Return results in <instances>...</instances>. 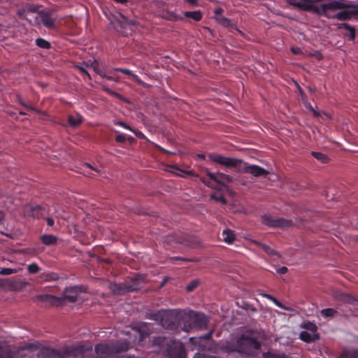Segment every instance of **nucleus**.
Returning <instances> with one entry per match:
<instances>
[{
	"label": "nucleus",
	"instance_id": "obj_1",
	"mask_svg": "<svg viewBox=\"0 0 358 358\" xmlns=\"http://www.w3.org/2000/svg\"><path fill=\"white\" fill-rule=\"evenodd\" d=\"M321 5H333L324 10L325 14H318L327 18L348 20L354 17L358 20V4H352L347 0H324Z\"/></svg>",
	"mask_w": 358,
	"mask_h": 358
},
{
	"label": "nucleus",
	"instance_id": "obj_2",
	"mask_svg": "<svg viewBox=\"0 0 358 358\" xmlns=\"http://www.w3.org/2000/svg\"><path fill=\"white\" fill-rule=\"evenodd\" d=\"M209 158L213 162L227 168H234L238 173H248L255 177L266 176L268 174L265 169L258 165H250L240 159L224 157L219 154H211Z\"/></svg>",
	"mask_w": 358,
	"mask_h": 358
},
{
	"label": "nucleus",
	"instance_id": "obj_3",
	"mask_svg": "<svg viewBox=\"0 0 358 358\" xmlns=\"http://www.w3.org/2000/svg\"><path fill=\"white\" fill-rule=\"evenodd\" d=\"M261 346V343L256 338L243 334L236 339L235 343L227 344L226 349L227 352H238L252 356L260 350Z\"/></svg>",
	"mask_w": 358,
	"mask_h": 358
},
{
	"label": "nucleus",
	"instance_id": "obj_4",
	"mask_svg": "<svg viewBox=\"0 0 358 358\" xmlns=\"http://www.w3.org/2000/svg\"><path fill=\"white\" fill-rule=\"evenodd\" d=\"M129 345L127 341H117L111 345L97 344L94 348L96 357L91 358H112L114 354L127 351Z\"/></svg>",
	"mask_w": 358,
	"mask_h": 358
},
{
	"label": "nucleus",
	"instance_id": "obj_5",
	"mask_svg": "<svg viewBox=\"0 0 358 358\" xmlns=\"http://www.w3.org/2000/svg\"><path fill=\"white\" fill-rule=\"evenodd\" d=\"M324 0H287V3L302 11L311 12L315 14H325L324 10L333 8V5H318Z\"/></svg>",
	"mask_w": 358,
	"mask_h": 358
},
{
	"label": "nucleus",
	"instance_id": "obj_6",
	"mask_svg": "<svg viewBox=\"0 0 358 358\" xmlns=\"http://www.w3.org/2000/svg\"><path fill=\"white\" fill-rule=\"evenodd\" d=\"M84 352L83 346L66 348L62 352L55 349L45 348L40 352L39 358H67L77 357Z\"/></svg>",
	"mask_w": 358,
	"mask_h": 358
},
{
	"label": "nucleus",
	"instance_id": "obj_7",
	"mask_svg": "<svg viewBox=\"0 0 358 358\" xmlns=\"http://www.w3.org/2000/svg\"><path fill=\"white\" fill-rule=\"evenodd\" d=\"M66 293L71 292L72 295L66 294L64 298L57 297L51 294H41L38 295L36 299L42 302H48L51 305H59L62 304L64 299H67L69 302L74 303L77 301L78 293L80 292V287L75 286L73 287L67 288Z\"/></svg>",
	"mask_w": 358,
	"mask_h": 358
},
{
	"label": "nucleus",
	"instance_id": "obj_8",
	"mask_svg": "<svg viewBox=\"0 0 358 358\" xmlns=\"http://www.w3.org/2000/svg\"><path fill=\"white\" fill-rule=\"evenodd\" d=\"M208 320L203 314L193 313L188 317L181 329L188 332L192 328L205 329L207 328Z\"/></svg>",
	"mask_w": 358,
	"mask_h": 358
},
{
	"label": "nucleus",
	"instance_id": "obj_9",
	"mask_svg": "<svg viewBox=\"0 0 358 358\" xmlns=\"http://www.w3.org/2000/svg\"><path fill=\"white\" fill-rule=\"evenodd\" d=\"M178 313L176 310H165L159 322L162 327L169 330L178 328Z\"/></svg>",
	"mask_w": 358,
	"mask_h": 358
},
{
	"label": "nucleus",
	"instance_id": "obj_10",
	"mask_svg": "<svg viewBox=\"0 0 358 358\" xmlns=\"http://www.w3.org/2000/svg\"><path fill=\"white\" fill-rule=\"evenodd\" d=\"M110 20V29H114L122 34H127L129 29L128 20L122 15L118 13L117 15H112Z\"/></svg>",
	"mask_w": 358,
	"mask_h": 358
},
{
	"label": "nucleus",
	"instance_id": "obj_11",
	"mask_svg": "<svg viewBox=\"0 0 358 358\" xmlns=\"http://www.w3.org/2000/svg\"><path fill=\"white\" fill-rule=\"evenodd\" d=\"M166 354L171 358H185L186 350L181 342L171 340L166 348Z\"/></svg>",
	"mask_w": 358,
	"mask_h": 358
},
{
	"label": "nucleus",
	"instance_id": "obj_12",
	"mask_svg": "<svg viewBox=\"0 0 358 358\" xmlns=\"http://www.w3.org/2000/svg\"><path fill=\"white\" fill-rule=\"evenodd\" d=\"M262 222L264 225L270 227H279L282 229L290 227L292 225V221L285 218H275L270 215H264L262 216Z\"/></svg>",
	"mask_w": 358,
	"mask_h": 358
},
{
	"label": "nucleus",
	"instance_id": "obj_13",
	"mask_svg": "<svg viewBox=\"0 0 358 358\" xmlns=\"http://www.w3.org/2000/svg\"><path fill=\"white\" fill-rule=\"evenodd\" d=\"M167 242H176L185 247L196 248L198 243L196 239L188 234H172L166 237Z\"/></svg>",
	"mask_w": 358,
	"mask_h": 358
},
{
	"label": "nucleus",
	"instance_id": "obj_14",
	"mask_svg": "<svg viewBox=\"0 0 358 358\" xmlns=\"http://www.w3.org/2000/svg\"><path fill=\"white\" fill-rule=\"evenodd\" d=\"M31 348V345H27L18 349L17 353H14L8 346L0 342V358H19L26 357L24 351Z\"/></svg>",
	"mask_w": 358,
	"mask_h": 358
},
{
	"label": "nucleus",
	"instance_id": "obj_15",
	"mask_svg": "<svg viewBox=\"0 0 358 358\" xmlns=\"http://www.w3.org/2000/svg\"><path fill=\"white\" fill-rule=\"evenodd\" d=\"M139 335L140 341H143L152 333V325L150 323L143 322L134 328Z\"/></svg>",
	"mask_w": 358,
	"mask_h": 358
},
{
	"label": "nucleus",
	"instance_id": "obj_16",
	"mask_svg": "<svg viewBox=\"0 0 358 358\" xmlns=\"http://www.w3.org/2000/svg\"><path fill=\"white\" fill-rule=\"evenodd\" d=\"M252 243L257 247L261 248L268 255L276 256L278 257H280V254L277 251H275L274 249H273L270 246L267 245L266 244L262 243L258 241H253Z\"/></svg>",
	"mask_w": 358,
	"mask_h": 358
},
{
	"label": "nucleus",
	"instance_id": "obj_17",
	"mask_svg": "<svg viewBox=\"0 0 358 358\" xmlns=\"http://www.w3.org/2000/svg\"><path fill=\"white\" fill-rule=\"evenodd\" d=\"M38 15L45 27L48 28L55 27V20L50 17L49 13L44 11H39Z\"/></svg>",
	"mask_w": 358,
	"mask_h": 358
},
{
	"label": "nucleus",
	"instance_id": "obj_18",
	"mask_svg": "<svg viewBox=\"0 0 358 358\" xmlns=\"http://www.w3.org/2000/svg\"><path fill=\"white\" fill-rule=\"evenodd\" d=\"M127 282L130 292L140 289L143 285V280L138 277H134L129 282Z\"/></svg>",
	"mask_w": 358,
	"mask_h": 358
},
{
	"label": "nucleus",
	"instance_id": "obj_19",
	"mask_svg": "<svg viewBox=\"0 0 358 358\" xmlns=\"http://www.w3.org/2000/svg\"><path fill=\"white\" fill-rule=\"evenodd\" d=\"M110 289L114 294H124L125 293L130 292L127 282L125 283H114L110 286Z\"/></svg>",
	"mask_w": 358,
	"mask_h": 358
},
{
	"label": "nucleus",
	"instance_id": "obj_20",
	"mask_svg": "<svg viewBox=\"0 0 358 358\" xmlns=\"http://www.w3.org/2000/svg\"><path fill=\"white\" fill-rule=\"evenodd\" d=\"M206 175L209 178V180L203 178L202 179V182L209 187H213L211 180L215 182V183L222 182V181H221V180L218 178V173H212L207 170Z\"/></svg>",
	"mask_w": 358,
	"mask_h": 358
},
{
	"label": "nucleus",
	"instance_id": "obj_21",
	"mask_svg": "<svg viewBox=\"0 0 358 358\" xmlns=\"http://www.w3.org/2000/svg\"><path fill=\"white\" fill-rule=\"evenodd\" d=\"M206 175L209 178V180L203 178L202 179V182L209 187H213L211 180L215 182V183L222 182V181H221V180L218 178V173H212L207 170Z\"/></svg>",
	"mask_w": 358,
	"mask_h": 358
},
{
	"label": "nucleus",
	"instance_id": "obj_22",
	"mask_svg": "<svg viewBox=\"0 0 358 358\" xmlns=\"http://www.w3.org/2000/svg\"><path fill=\"white\" fill-rule=\"evenodd\" d=\"M206 175L209 178V180L203 178L202 179V182L209 187H213L211 180L215 182V183L222 182V181H221V180L218 178V173H212L207 170Z\"/></svg>",
	"mask_w": 358,
	"mask_h": 358
},
{
	"label": "nucleus",
	"instance_id": "obj_23",
	"mask_svg": "<svg viewBox=\"0 0 358 358\" xmlns=\"http://www.w3.org/2000/svg\"><path fill=\"white\" fill-rule=\"evenodd\" d=\"M335 297L338 301H342L345 303L355 304V302L357 301V299L353 296L342 292L337 293Z\"/></svg>",
	"mask_w": 358,
	"mask_h": 358
},
{
	"label": "nucleus",
	"instance_id": "obj_24",
	"mask_svg": "<svg viewBox=\"0 0 358 358\" xmlns=\"http://www.w3.org/2000/svg\"><path fill=\"white\" fill-rule=\"evenodd\" d=\"M40 240L45 245H53L57 243V238L55 235L44 234L40 236Z\"/></svg>",
	"mask_w": 358,
	"mask_h": 358
},
{
	"label": "nucleus",
	"instance_id": "obj_25",
	"mask_svg": "<svg viewBox=\"0 0 358 358\" xmlns=\"http://www.w3.org/2000/svg\"><path fill=\"white\" fill-rule=\"evenodd\" d=\"M170 341L171 340H169L166 336H159L155 337L153 338L152 343H153V345H155V346H157L159 348L166 347V348Z\"/></svg>",
	"mask_w": 358,
	"mask_h": 358
},
{
	"label": "nucleus",
	"instance_id": "obj_26",
	"mask_svg": "<svg viewBox=\"0 0 358 358\" xmlns=\"http://www.w3.org/2000/svg\"><path fill=\"white\" fill-rule=\"evenodd\" d=\"M164 310H165L162 309L157 311H151L150 313H147L145 315V318L160 322Z\"/></svg>",
	"mask_w": 358,
	"mask_h": 358
},
{
	"label": "nucleus",
	"instance_id": "obj_27",
	"mask_svg": "<svg viewBox=\"0 0 358 358\" xmlns=\"http://www.w3.org/2000/svg\"><path fill=\"white\" fill-rule=\"evenodd\" d=\"M113 71H120V72H122V73H124V74L129 75V76H131V77H132V78H133V79H134V80H135L138 84H139V85H142V86H143V87H148V85H147V84L144 83L141 80H140V79L138 78V77L136 75H135V74L132 73V72H131L130 70H129V69L118 68V69H113Z\"/></svg>",
	"mask_w": 358,
	"mask_h": 358
},
{
	"label": "nucleus",
	"instance_id": "obj_28",
	"mask_svg": "<svg viewBox=\"0 0 358 358\" xmlns=\"http://www.w3.org/2000/svg\"><path fill=\"white\" fill-rule=\"evenodd\" d=\"M83 122V117L79 113H75L74 115H69L68 117V122L71 127H77Z\"/></svg>",
	"mask_w": 358,
	"mask_h": 358
},
{
	"label": "nucleus",
	"instance_id": "obj_29",
	"mask_svg": "<svg viewBox=\"0 0 358 358\" xmlns=\"http://www.w3.org/2000/svg\"><path fill=\"white\" fill-rule=\"evenodd\" d=\"M263 358H291L284 352L268 351L262 353Z\"/></svg>",
	"mask_w": 358,
	"mask_h": 358
},
{
	"label": "nucleus",
	"instance_id": "obj_30",
	"mask_svg": "<svg viewBox=\"0 0 358 358\" xmlns=\"http://www.w3.org/2000/svg\"><path fill=\"white\" fill-rule=\"evenodd\" d=\"M223 240L227 244H231L235 240V234L234 232L229 229H224L222 232Z\"/></svg>",
	"mask_w": 358,
	"mask_h": 358
},
{
	"label": "nucleus",
	"instance_id": "obj_31",
	"mask_svg": "<svg viewBox=\"0 0 358 358\" xmlns=\"http://www.w3.org/2000/svg\"><path fill=\"white\" fill-rule=\"evenodd\" d=\"M215 20L224 27L237 29L236 26L232 24L231 21L228 18L224 17H216Z\"/></svg>",
	"mask_w": 358,
	"mask_h": 358
},
{
	"label": "nucleus",
	"instance_id": "obj_32",
	"mask_svg": "<svg viewBox=\"0 0 358 358\" xmlns=\"http://www.w3.org/2000/svg\"><path fill=\"white\" fill-rule=\"evenodd\" d=\"M218 178L221 180L222 182H217V184L222 187H226L227 184L231 183L233 181V178L231 176L223 173H218Z\"/></svg>",
	"mask_w": 358,
	"mask_h": 358
},
{
	"label": "nucleus",
	"instance_id": "obj_33",
	"mask_svg": "<svg viewBox=\"0 0 358 358\" xmlns=\"http://www.w3.org/2000/svg\"><path fill=\"white\" fill-rule=\"evenodd\" d=\"M300 339L306 343H311L317 339L315 335H311L310 333L306 331H303L300 334Z\"/></svg>",
	"mask_w": 358,
	"mask_h": 358
},
{
	"label": "nucleus",
	"instance_id": "obj_34",
	"mask_svg": "<svg viewBox=\"0 0 358 358\" xmlns=\"http://www.w3.org/2000/svg\"><path fill=\"white\" fill-rule=\"evenodd\" d=\"M187 17H190L196 21H200L202 17V14L199 10L196 11H187L184 13Z\"/></svg>",
	"mask_w": 358,
	"mask_h": 358
},
{
	"label": "nucleus",
	"instance_id": "obj_35",
	"mask_svg": "<svg viewBox=\"0 0 358 358\" xmlns=\"http://www.w3.org/2000/svg\"><path fill=\"white\" fill-rule=\"evenodd\" d=\"M311 155L314 158L322 163L325 164L329 162L328 156L324 153L313 151Z\"/></svg>",
	"mask_w": 358,
	"mask_h": 358
},
{
	"label": "nucleus",
	"instance_id": "obj_36",
	"mask_svg": "<svg viewBox=\"0 0 358 358\" xmlns=\"http://www.w3.org/2000/svg\"><path fill=\"white\" fill-rule=\"evenodd\" d=\"M9 286L13 290H19L25 286V283L22 280H14L10 282Z\"/></svg>",
	"mask_w": 358,
	"mask_h": 358
},
{
	"label": "nucleus",
	"instance_id": "obj_37",
	"mask_svg": "<svg viewBox=\"0 0 358 358\" xmlns=\"http://www.w3.org/2000/svg\"><path fill=\"white\" fill-rule=\"evenodd\" d=\"M90 67L101 77H106V75L100 69L99 63L96 60H94L90 63Z\"/></svg>",
	"mask_w": 358,
	"mask_h": 358
},
{
	"label": "nucleus",
	"instance_id": "obj_38",
	"mask_svg": "<svg viewBox=\"0 0 358 358\" xmlns=\"http://www.w3.org/2000/svg\"><path fill=\"white\" fill-rule=\"evenodd\" d=\"M337 313V311L334 308H325L321 310V315L324 317H331Z\"/></svg>",
	"mask_w": 358,
	"mask_h": 358
},
{
	"label": "nucleus",
	"instance_id": "obj_39",
	"mask_svg": "<svg viewBox=\"0 0 358 358\" xmlns=\"http://www.w3.org/2000/svg\"><path fill=\"white\" fill-rule=\"evenodd\" d=\"M36 43L38 47L41 48L49 49L50 48V43L43 38H37Z\"/></svg>",
	"mask_w": 358,
	"mask_h": 358
},
{
	"label": "nucleus",
	"instance_id": "obj_40",
	"mask_svg": "<svg viewBox=\"0 0 358 358\" xmlns=\"http://www.w3.org/2000/svg\"><path fill=\"white\" fill-rule=\"evenodd\" d=\"M199 284L198 280H193L186 286V290L189 292H192L199 286Z\"/></svg>",
	"mask_w": 358,
	"mask_h": 358
},
{
	"label": "nucleus",
	"instance_id": "obj_41",
	"mask_svg": "<svg viewBox=\"0 0 358 358\" xmlns=\"http://www.w3.org/2000/svg\"><path fill=\"white\" fill-rule=\"evenodd\" d=\"M18 270L16 268H3L0 271V275H8L17 273Z\"/></svg>",
	"mask_w": 358,
	"mask_h": 358
},
{
	"label": "nucleus",
	"instance_id": "obj_42",
	"mask_svg": "<svg viewBox=\"0 0 358 358\" xmlns=\"http://www.w3.org/2000/svg\"><path fill=\"white\" fill-rule=\"evenodd\" d=\"M338 358H358V351H355L353 352H344L338 357Z\"/></svg>",
	"mask_w": 358,
	"mask_h": 358
},
{
	"label": "nucleus",
	"instance_id": "obj_43",
	"mask_svg": "<svg viewBox=\"0 0 358 358\" xmlns=\"http://www.w3.org/2000/svg\"><path fill=\"white\" fill-rule=\"evenodd\" d=\"M40 267L36 263H32L28 266V271L29 273L34 274L39 271Z\"/></svg>",
	"mask_w": 358,
	"mask_h": 358
},
{
	"label": "nucleus",
	"instance_id": "obj_44",
	"mask_svg": "<svg viewBox=\"0 0 358 358\" xmlns=\"http://www.w3.org/2000/svg\"><path fill=\"white\" fill-rule=\"evenodd\" d=\"M213 331H210L208 333L200 336L199 338H191L190 340L193 341L194 339H203V340H210L212 338Z\"/></svg>",
	"mask_w": 358,
	"mask_h": 358
},
{
	"label": "nucleus",
	"instance_id": "obj_45",
	"mask_svg": "<svg viewBox=\"0 0 358 358\" xmlns=\"http://www.w3.org/2000/svg\"><path fill=\"white\" fill-rule=\"evenodd\" d=\"M210 198L215 200L216 201L221 202L223 204L227 203V199L223 196H217L216 194H213L210 195Z\"/></svg>",
	"mask_w": 358,
	"mask_h": 358
},
{
	"label": "nucleus",
	"instance_id": "obj_46",
	"mask_svg": "<svg viewBox=\"0 0 358 358\" xmlns=\"http://www.w3.org/2000/svg\"><path fill=\"white\" fill-rule=\"evenodd\" d=\"M349 34L346 36L350 41H354L355 38V28L351 26V29H348Z\"/></svg>",
	"mask_w": 358,
	"mask_h": 358
},
{
	"label": "nucleus",
	"instance_id": "obj_47",
	"mask_svg": "<svg viewBox=\"0 0 358 358\" xmlns=\"http://www.w3.org/2000/svg\"><path fill=\"white\" fill-rule=\"evenodd\" d=\"M20 103L24 106L26 110H36V112H41L40 110L36 109L33 104H26L21 101H20Z\"/></svg>",
	"mask_w": 358,
	"mask_h": 358
},
{
	"label": "nucleus",
	"instance_id": "obj_48",
	"mask_svg": "<svg viewBox=\"0 0 358 358\" xmlns=\"http://www.w3.org/2000/svg\"><path fill=\"white\" fill-rule=\"evenodd\" d=\"M272 302L278 307L282 310H288L287 308H286L280 301H278L276 298H274V299L272 301Z\"/></svg>",
	"mask_w": 358,
	"mask_h": 358
},
{
	"label": "nucleus",
	"instance_id": "obj_49",
	"mask_svg": "<svg viewBox=\"0 0 358 358\" xmlns=\"http://www.w3.org/2000/svg\"><path fill=\"white\" fill-rule=\"evenodd\" d=\"M272 302L278 307L282 310H288L287 308H286L280 301H278L276 298H274V299L272 301Z\"/></svg>",
	"mask_w": 358,
	"mask_h": 358
},
{
	"label": "nucleus",
	"instance_id": "obj_50",
	"mask_svg": "<svg viewBox=\"0 0 358 358\" xmlns=\"http://www.w3.org/2000/svg\"><path fill=\"white\" fill-rule=\"evenodd\" d=\"M115 141L117 143H123L126 141V136L124 134H118L115 137Z\"/></svg>",
	"mask_w": 358,
	"mask_h": 358
},
{
	"label": "nucleus",
	"instance_id": "obj_51",
	"mask_svg": "<svg viewBox=\"0 0 358 358\" xmlns=\"http://www.w3.org/2000/svg\"><path fill=\"white\" fill-rule=\"evenodd\" d=\"M27 13V9H20L17 11V15L22 19H27L24 14Z\"/></svg>",
	"mask_w": 358,
	"mask_h": 358
},
{
	"label": "nucleus",
	"instance_id": "obj_52",
	"mask_svg": "<svg viewBox=\"0 0 358 358\" xmlns=\"http://www.w3.org/2000/svg\"><path fill=\"white\" fill-rule=\"evenodd\" d=\"M114 123H115V124H116V125H120V126H122V127H123L124 128L127 129H129V130H130V131H133V129H131L129 125H127L126 123H124V122H119V121H117V122H115Z\"/></svg>",
	"mask_w": 358,
	"mask_h": 358
},
{
	"label": "nucleus",
	"instance_id": "obj_53",
	"mask_svg": "<svg viewBox=\"0 0 358 358\" xmlns=\"http://www.w3.org/2000/svg\"><path fill=\"white\" fill-rule=\"evenodd\" d=\"M306 107L308 110H310L311 112L315 113L318 109L317 106L315 104V106H312L310 103L306 104Z\"/></svg>",
	"mask_w": 358,
	"mask_h": 358
},
{
	"label": "nucleus",
	"instance_id": "obj_54",
	"mask_svg": "<svg viewBox=\"0 0 358 358\" xmlns=\"http://www.w3.org/2000/svg\"><path fill=\"white\" fill-rule=\"evenodd\" d=\"M288 269L286 266H282L277 269V273L280 275H284L287 272Z\"/></svg>",
	"mask_w": 358,
	"mask_h": 358
},
{
	"label": "nucleus",
	"instance_id": "obj_55",
	"mask_svg": "<svg viewBox=\"0 0 358 358\" xmlns=\"http://www.w3.org/2000/svg\"><path fill=\"white\" fill-rule=\"evenodd\" d=\"M76 67L78 68L82 73L87 74L89 78H90V74L86 71L85 67L83 65H76Z\"/></svg>",
	"mask_w": 358,
	"mask_h": 358
},
{
	"label": "nucleus",
	"instance_id": "obj_56",
	"mask_svg": "<svg viewBox=\"0 0 358 358\" xmlns=\"http://www.w3.org/2000/svg\"><path fill=\"white\" fill-rule=\"evenodd\" d=\"M338 29H351V26L347 23H342V24H340L338 26Z\"/></svg>",
	"mask_w": 358,
	"mask_h": 358
},
{
	"label": "nucleus",
	"instance_id": "obj_57",
	"mask_svg": "<svg viewBox=\"0 0 358 358\" xmlns=\"http://www.w3.org/2000/svg\"><path fill=\"white\" fill-rule=\"evenodd\" d=\"M47 224L49 227H52L55 224V221L52 217H47L46 218Z\"/></svg>",
	"mask_w": 358,
	"mask_h": 358
},
{
	"label": "nucleus",
	"instance_id": "obj_58",
	"mask_svg": "<svg viewBox=\"0 0 358 358\" xmlns=\"http://www.w3.org/2000/svg\"><path fill=\"white\" fill-rule=\"evenodd\" d=\"M291 51L293 52V54L294 55H299L301 52V50L299 48H291Z\"/></svg>",
	"mask_w": 358,
	"mask_h": 358
},
{
	"label": "nucleus",
	"instance_id": "obj_59",
	"mask_svg": "<svg viewBox=\"0 0 358 358\" xmlns=\"http://www.w3.org/2000/svg\"><path fill=\"white\" fill-rule=\"evenodd\" d=\"M262 296H263L264 297L266 298L267 299L270 300V301H273L274 299V296H273L272 295L269 294H266V293H263L262 294Z\"/></svg>",
	"mask_w": 358,
	"mask_h": 358
},
{
	"label": "nucleus",
	"instance_id": "obj_60",
	"mask_svg": "<svg viewBox=\"0 0 358 358\" xmlns=\"http://www.w3.org/2000/svg\"><path fill=\"white\" fill-rule=\"evenodd\" d=\"M83 166L99 173V171L90 164L85 163Z\"/></svg>",
	"mask_w": 358,
	"mask_h": 358
},
{
	"label": "nucleus",
	"instance_id": "obj_61",
	"mask_svg": "<svg viewBox=\"0 0 358 358\" xmlns=\"http://www.w3.org/2000/svg\"><path fill=\"white\" fill-rule=\"evenodd\" d=\"M223 9L222 8H217L215 10H214V13L216 15H221L222 13H223Z\"/></svg>",
	"mask_w": 358,
	"mask_h": 358
},
{
	"label": "nucleus",
	"instance_id": "obj_62",
	"mask_svg": "<svg viewBox=\"0 0 358 358\" xmlns=\"http://www.w3.org/2000/svg\"><path fill=\"white\" fill-rule=\"evenodd\" d=\"M26 9H27V12L29 11L31 13H35L37 10V7L36 6H29V8H27Z\"/></svg>",
	"mask_w": 358,
	"mask_h": 358
},
{
	"label": "nucleus",
	"instance_id": "obj_63",
	"mask_svg": "<svg viewBox=\"0 0 358 358\" xmlns=\"http://www.w3.org/2000/svg\"><path fill=\"white\" fill-rule=\"evenodd\" d=\"M27 250H29L28 253L32 255H36L37 254V252L35 249H27Z\"/></svg>",
	"mask_w": 358,
	"mask_h": 358
},
{
	"label": "nucleus",
	"instance_id": "obj_64",
	"mask_svg": "<svg viewBox=\"0 0 358 358\" xmlns=\"http://www.w3.org/2000/svg\"><path fill=\"white\" fill-rule=\"evenodd\" d=\"M119 358H135V357L134 355H123Z\"/></svg>",
	"mask_w": 358,
	"mask_h": 358
}]
</instances>
